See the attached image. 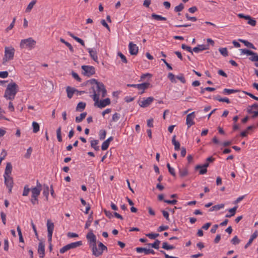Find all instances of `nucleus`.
Listing matches in <instances>:
<instances>
[{
    "label": "nucleus",
    "mask_w": 258,
    "mask_h": 258,
    "mask_svg": "<svg viewBox=\"0 0 258 258\" xmlns=\"http://www.w3.org/2000/svg\"><path fill=\"white\" fill-rule=\"evenodd\" d=\"M164 202L168 204L175 205L177 203V201L176 200H164Z\"/></svg>",
    "instance_id": "680f3d73"
},
{
    "label": "nucleus",
    "mask_w": 258,
    "mask_h": 258,
    "mask_svg": "<svg viewBox=\"0 0 258 258\" xmlns=\"http://www.w3.org/2000/svg\"><path fill=\"white\" fill-rule=\"evenodd\" d=\"M231 243L234 245H236L239 243L240 240L237 236H235L231 241Z\"/></svg>",
    "instance_id": "603ef678"
},
{
    "label": "nucleus",
    "mask_w": 258,
    "mask_h": 258,
    "mask_svg": "<svg viewBox=\"0 0 258 258\" xmlns=\"http://www.w3.org/2000/svg\"><path fill=\"white\" fill-rule=\"evenodd\" d=\"M12 171V165L10 162H8L6 165L4 176H11Z\"/></svg>",
    "instance_id": "412c9836"
},
{
    "label": "nucleus",
    "mask_w": 258,
    "mask_h": 258,
    "mask_svg": "<svg viewBox=\"0 0 258 258\" xmlns=\"http://www.w3.org/2000/svg\"><path fill=\"white\" fill-rule=\"evenodd\" d=\"M61 126H59L56 130L57 139L59 142H61L62 141V137H61Z\"/></svg>",
    "instance_id": "c9c22d12"
},
{
    "label": "nucleus",
    "mask_w": 258,
    "mask_h": 258,
    "mask_svg": "<svg viewBox=\"0 0 258 258\" xmlns=\"http://www.w3.org/2000/svg\"><path fill=\"white\" fill-rule=\"evenodd\" d=\"M67 92V96L69 98L71 99L74 94L76 92H78V90L75 88H71L70 87H68L66 89Z\"/></svg>",
    "instance_id": "5701e85b"
},
{
    "label": "nucleus",
    "mask_w": 258,
    "mask_h": 258,
    "mask_svg": "<svg viewBox=\"0 0 258 258\" xmlns=\"http://www.w3.org/2000/svg\"><path fill=\"white\" fill-rule=\"evenodd\" d=\"M179 173L181 177H184L188 175V170L186 168L179 169Z\"/></svg>",
    "instance_id": "ea45409f"
},
{
    "label": "nucleus",
    "mask_w": 258,
    "mask_h": 258,
    "mask_svg": "<svg viewBox=\"0 0 258 258\" xmlns=\"http://www.w3.org/2000/svg\"><path fill=\"white\" fill-rule=\"evenodd\" d=\"M209 45H198L197 47L193 48L192 50L196 53H199L203 50H207L209 49Z\"/></svg>",
    "instance_id": "a211bd4d"
},
{
    "label": "nucleus",
    "mask_w": 258,
    "mask_h": 258,
    "mask_svg": "<svg viewBox=\"0 0 258 258\" xmlns=\"http://www.w3.org/2000/svg\"><path fill=\"white\" fill-rule=\"evenodd\" d=\"M33 132L36 133L39 131L40 126L39 124L35 121L32 122Z\"/></svg>",
    "instance_id": "4c0bfd02"
},
{
    "label": "nucleus",
    "mask_w": 258,
    "mask_h": 258,
    "mask_svg": "<svg viewBox=\"0 0 258 258\" xmlns=\"http://www.w3.org/2000/svg\"><path fill=\"white\" fill-rule=\"evenodd\" d=\"M258 235V232L257 231H255L251 236L250 239H249L248 242L245 245L244 248H247L252 242V241L256 238Z\"/></svg>",
    "instance_id": "b1692460"
},
{
    "label": "nucleus",
    "mask_w": 258,
    "mask_h": 258,
    "mask_svg": "<svg viewBox=\"0 0 258 258\" xmlns=\"http://www.w3.org/2000/svg\"><path fill=\"white\" fill-rule=\"evenodd\" d=\"M18 91V85L15 82H11L7 86L5 92L4 97L8 100H13Z\"/></svg>",
    "instance_id": "f03ea898"
},
{
    "label": "nucleus",
    "mask_w": 258,
    "mask_h": 258,
    "mask_svg": "<svg viewBox=\"0 0 258 258\" xmlns=\"http://www.w3.org/2000/svg\"><path fill=\"white\" fill-rule=\"evenodd\" d=\"M36 42L32 37L27 39H22L21 41L20 46L21 48H27L31 50L35 48Z\"/></svg>",
    "instance_id": "39448f33"
},
{
    "label": "nucleus",
    "mask_w": 258,
    "mask_h": 258,
    "mask_svg": "<svg viewBox=\"0 0 258 258\" xmlns=\"http://www.w3.org/2000/svg\"><path fill=\"white\" fill-rule=\"evenodd\" d=\"M88 82L90 83L91 85L95 84V86H97L98 83H100V82L97 81L95 79H92L88 81Z\"/></svg>",
    "instance_id": "052dcab7"
},
{
    "label": "nucleus",
    "mask_w": 258,
    "mask_h": 258,
    "mask_svg": "<svg viewBox=\"0 0 258 258\" xmlns=\"http://www.w3.org/2000/svg\"><path fill=\"white\" fill-rule=\"evenodd\" d=\"M88 52L89 53V55L92 59L98 62V56L97 55L96 51L91 48H88Z\"/></svg>",
    "instance_id": "aec40b11"
},
{
    "label": "nucleus",
    "mask_w": 258,
    "mask_h": 258,
    "mask_svg": "<svg viewBox=\"0 0 258 258\" xmlns=\"http://www.w3.org/2000/svg\"><path fill=\"white\" fill-rule=\"evenodd\" d=\"M176 78L178 79L181 83L184 84L186 83V80L184 77L183 74H180L179 75L176 77Z\"/></svg>",
    "instance_id": "de8ad7c7"
},
{
    "label": "nucleus",
    "mask_w": 258,
    "mask_h": 258,
    "mask_svg": "<svg viewBox=\"0 0 258 258\" xmlns=\"http://www.w3.org/2000/svg\"><path fill=\"white\" fill-rule=\"evenodd\" d=\"M86 107V103L83 102H79L76 107V110L78 111H82Z\"/></svg>",
    "instance_id": "2f4dec72"
},
{
    "label": "nucleus",
    "mask_w": 258,
    "mask_h": 258,
    "mask_svg": "<svg viewBox=\"0 0 258 258\" xmlns=\"http://www.w3.org/2000/svg\"><path fill=\"white\" fill-rule=\"evenodd\" d=\"M162 213L163 216L166 218V219L167 221H169L170 219H169V213L165 210H162Z\"/></svg>",
    "instance_id": "0e129e2a"
},
{
    "label": "nucleus",
    "mask_w": 258,
    "mask_h": 258,
    "mask_svg": "<svg viewBox=\"0 0 258 258\" xmlns=\"http://www.w3.org/2000/svg\"><path fill=\"white\" fill-rule=\"evenodd\" d=\"M209 166V163L208 162H207L203 164V165H198L195 167V169L196 170L199 169V168H201L202 167H204L206 169Z\"/></svg>",
    "instance_id": "4d7b16f0"
},
{
    "label": "nucleus",
    "mask_w": 258,
    "mask_h": 258,
    "mask_svg": "<svg viewBox=\"0 0 258 258\" xmlns=\"http://www.w3.org/2000/svg\"><path fill=\"white\" fill-rule=\"evenodd\" d=\"M72 76L74 77V79H75L78 81L81 82V79L76 73L73 72Z\"/></svg>",
    "instance_id": "e2e57ef3"
},
{
    "label": "nucleus",
    "mask_w": 258,
    "mask_h": 258,
    "mask_svg": "<svg viewBox=\"0 0 258 258\" xmlns=\"http://www.w3.org/2000/svg\"><path fill=\"white\" fill-rule=\"evenodd\" d=\"M195 117V112H192L187 115L186 123L188 126V128L190 127L191 125L195 124V122L194 121V119Z\"/></svg>",
    "instance_id": "f8f14e48"
},
{
    "label": "nucleus",
    "mask_w": 258,
    "mask_h": 258,
    "mask_svg": "<svg viewBox=\"0 0 258 258\" xmlns=\"http://www.w3.org/2000/svg\"><path fill=\"white\" fill-rule=\"evenodd\" d=\"M239 91V90H238L224 89L223 90V93L224 95H229L230 94L235 93L238 92Z\"/></svg>",
    "instance_id": "72a5a7b5"
},
{
    "label": "nucleus",
    "mask_w": 258,
    "mask_h": 258,
    "mask_svg": "<svg viewBox=\"0 0 258 258\" xmlns=\"http://www.w3.org/2000/svg\"><path fill=\"white\" fill-rule=\"evenodd\" d=\"M184 9V6L182 4H180L178 6L175 7L174 11L176 12H181Z\"/></svg>",
    "instance_id": "09e8293b"
},
{
    "label": "nucleus",
    "mask_w": 258,
    "mask_h": 258,
    "mask_svg": "<svg viewBox=\"0 0 258 258\" xmlns=\"http://www.w3.org/2000/svg\"><path fill=\"white\" fill-rule=\"evenodd\" d=\"M136 250L138 253H141V252H144L145 254H149L150 253H152V254L155 253V251L153 249H149V248L147 249L146 248H144V247H137L136 248Z\"/></svg>",
    "instance_id": "dca6fc26"
},
{
    "label": "nucleus",
    "mask_w": 258,
    "mask_h": 258,
    "mask_svg": "<svg viewBox=\"0 0 258 258\" xmlns=\"http://www.w3.org/2000/svg\"><path fill=\"white\" fill-rule=\"evenodd\" d=\"M107 247L104 245L101 242H99L98 243V248L97 247V250L99 252H100V254L99 255H94L95 256L98 257L102 254V253L104 250H107Z\"/></svg>",
    "instance_id": "6ab92c4d"
},
{
    "label": "nucleus",
    "mask_w": 258,
    "mask_h": 258,
    "mask_svg": "<svg viewBox=\"0 0 258 258\" xmlns=\"http://www.w3.org/2000/svg\"><path fill=\"white\" fill-rule=\"evenodd\" d=\"M32 152V148L31 147H29L27 149V152H26V154L24 156L25 158H26L27 159H29L30 158V156H31Z\"/></svg>",
    "instance_id": "864d4df0"
},
{
    "label": "nucleus",
    "mask_w": 258,
    "mask_h": 258,
    "mask_svg": "<svg viewBox=\"0 0 258 258\" xmlns=\"http://www.w3.org/2000/svg\"><path fill=\"white\" fill-rule=\"evenodd\" d=\"M86 238L88 240L90 247L92 251L93 255H99L101 253L97 250L96 237L95 235L92 232H89Z\"/></svg>",
    "instance_id": "7ed1b4c3"
},
{
    "label": "nucleus",
    "mask_w": 258,
    "mask_h": 258,
    "mask_svg": "<svg viewBox=\"0 0 258 258\" xmlns=\"http://www.w3.org/2000/svg\"><path fill=\"white\" fill-rule=\"evenodd\" d=\"M120 118V115L118 113H115L112 116V120L113 121H117Z\"/></svg>",
    "instance_id": "bf43d9fd"
},
{
    "label": "nucleus",
    "mask_w": 258,
    "mask_h": 258,
    "mask_svg": "<svg viewBox=\"0 0 258 258\" xmlns=\"http://www.w3.org/2000/svg\"><path fill=\"white\" fill-rule=\"evenodd\" d=\"M16 18H14L12 22L11 23L9 26H8L5 30L6 32H8L10 30L12 29L14 26L15 23L16 21Z\"/></svg>",
    "instance_id": "49530a36"
},
{
    "label": "nucleus",
    "mask_w": 258,
    "mask_h": 258,
    "mask_svg": "<svg viewBox=\"0 0 258 258\" xmlns=\"http://www.w3.org/2000/svg\"><path fill=\"white\" fill-rule=\"evenodd\" d=\"M42 185L39 182L38 180L37 181V186L31 188V191L32 192V198L38 197L40 194L41 190Z\"/></svg>",
    "instance_id": "1a4fd4ad"
},
{
    "label": "nucleus",
    "mask_w": 258,
    "mask_h": 258,
    "mask_svg": "<svg viewBox=\"0 0 258 258\" xmlns=\"http://www.w3.org/2000/svg\"><path fill=\"white\" fill-rule=\"evenodd\" d=\"M163 248L166 249V250H171L175 248V246L172 245H168L167 242H164L162 243V247Z\"/></svg>",
    "instance_id": "58836bf2"
},
{
    "label": "nucleus",
    "mask_w": 258,
    "mask_h": 258,
    "mask_svg": "<svg viewBox=\"0 0 258 258\" xmlns=\"http://www.w3.org/2000/svg\"><path fill=\"white\" fill-rule=\"evenodd\" d=\"M238 41H240L241 43H243L244 44L245 46H247L248 48H251V49H256L255 47L253 45V44H252L251 43L248 42L247 40H245L239 39H238Z\"/></svg>",
    "instance_id": "bb28decb"
},
{
    "label": "nucleus",
    "mask_w": 258,
    "mask_h": 258,
    "mask_svg": "<svg viewBox=\"0 0 258 258\" xmlns=\"http://www.w3.org/2000/svg\"><path fill=\"white\" fill-rule=\"evenodd\" d=\"M168 78L170 80V81L172 83H176V81L175 80V76L173 73H169L168 75Z\"/></svg>",
    "instance_id": "c03bdc74"
},
{
    "label": "nucleus",
    "mask_w": 258,
    "mask_h": 258,
    "mask_svg": "<svg viewBox=\"0 0 258 258\" xmlns=\"http://www.w3.org/2000/svg\"><path fill=\"white\" fill-rule=\"evenodd\" d=\"M38 253L39 254L40 258H43L45 255V244L42 241L39 243L38 248Z\"/></svg>",
    "instance_id": "4468645a"
},
{
    "label": "nucleus",
    "mask_w": 258,
    "mask_h": 258,
    "mask_svg": "<svg viewBox=\"0 0 258 258\" xmlns=\"http://www.w3.org/2000/svg\"><path fill=\"white\" fill-rule=\"evenodd\" d=\"M81 68L83 70L82 74L87 77H90L95 73V68L90 66H82Z\"/></svg>",
    "instance_id": "0eeeda50"
},
{
    "label": "nucleus",
    "mask_w": 258,
    "mask_h": 258,
    "mask_svg": "<svg viewBox=\"0 0 258 258\" xmlns=\"http://www.w3.org/2000/svg\"><path fill=\"white\" fill-rule=\"evenodd\" d=\"M37 198L38 197L32 198V197H31V202L33 205H34L38 204L39 202Z\"/></svg>",
    "instance_id": "338daca9"
},
{
    "label": "nucleus",
    "mask_w": 258,
    "mask_h": 258,
    "mask_svg": "<svg viewBox=\"0 0 258 258\" xmlns=\"http://www.w3.org/2000/svg\"><path fill=\"white\" fill-rule=\"evenodd\" d=\"M129 51L131 55H135L138 53V47L136 44L131 42L128 45Z\"/></svg>",
    "instance_id": "ddd939ff"
},
{
    "label": "nucleus",
    "mask_w": 258,
    "mask_h": 258,
    "mask_svg": "<svg viewBox=\"0 0 258 258\" xmlns=\"http://www.w3.org/2000/svg\"><path fill=\"white\" fill-rule=\"evenodd\" d=\"M109 144L108 143V142L105 141L102 144L101 149L103 151L107 150L109 147Z\"/></svg>",
    "instance_id": "6e6d98bb"
},
{
    "label": "nucleus",
    "mask_w": 258,
    "mask_h": 258,
    "mask_svg": "<svg viewBox=\"0 0 258 258\" xmlns=\"http://www.w3.org/2000/svg\"><path fill=\"white\" fill-rule=\"evenodd\" d=\"M92 221H93V216H92V212L89 216L88 220L86 223V224L85 226V228L86 229L88 228L90 226Z\"/></svg>",
    "instance_id": "e433bc0d"
},
{
    "label": "nucleus",
    "mask_w": 258,
    "mask_h": 258,
    "mask_svg": "<svg viewBox=\"0 0 258 258\" xmlns=\"http://www.w3.org/2000/svg\"><path fill=\"white\" fill-rule=\"evenodd\" d=\"M93 94L91 96L95 101V105L99 102L100 97L103 98L105 97L107 94L104 85L101 82L98 83L97 86H93L92 87Z\"/></svg>",
    "instance_id": "f257e3e1"
},
{
    "label": "nucleus",
    "mask_w": 258,
    "mask_h": 258,
    "mask_svg": "<svg viewBox=\"0 0 258 258\" xmlns=\"http://www.w3.org/2000/svg\"><path fill=\"white\" fill-rule=\"evenodd\" d=\"M160 241L158 239H156L153 243H148V245L155 249H158L159 248V244Z\"/></svg>",
    "instance_id": "473e14b6"
},
{
    "label": "nucleus",
    "mask_w": 258,
    "mask_h": 258,
    "mask_svg": "<svg viewBox=\"0 0 258 258\" xmlns=\"http://www.w3.org/2000/svg\"><path fill=\"white\" fill-rule=\"evenodd\" d=\"M15 51V49L12 46L5 47V54L2 61L3 64L5 65L7 61L13 59Z\"/></svg>",
    "instance_id": "20e7f679"
},
{
    "label": "nucleus",
    "mask_w": 258,
    "mask_h": 258,
    "mask_svg": "<svg viewBox=\"0 0 258 258\" xmlns=\"http://www.w3.org/2000/svg\"><path fill=\"white\" fill-rule=\"evenodd\" d=\"M238 17L240 18H243L246 20H248L247 24L252 26H255L256 24V21L249 15H244L243 14H238Z\"/></svg>",
    "instance_id": "9b49d317"
},
{
    "label": "nucleus",
    "mask_w": 258,
    "mask_h": 258,
    "mask_svg": "<svg viewBox=\"0 0 258 258\" xmlns=\"http://www.w3.org/2000/svg\"><path fill=\"white\" fill-rule=\"evenodd\" d=\"M243 93L245 94H246L248 96H249V97H250L251 98H252V99L255 100H257L258 101V97H256L255 96H254V95H253L252 94H251V93H249V92H246V91H243Z\"/></svg>",
    "instance_id": "13d9d810"
},
{
    "label": "nucleus",
    "mask_w": 258,
    "mask_h": 258,
    "mask_svg": "<svg viewBox=\"0 0 258 258\" xmlns=\"http://www.w3.org/2000/svg\"><path fill=\"white\" fill-rule=\"evenodd\" d=\"M239 50L242 54L251 55L249 59L251 61H258V55L256 53L246 49H240Z\"/></svg>",
    "instance_id": "6e6552de"
},
{
    "label": "nucleus",
    "mask_w": 258,
    "mask_h": 258,
    "mask_svg": "<svg viewBox=\"0 0 258 258\" xmlns=\"http://www.w3.org/2000/svg\"><path fill=\"white\" fill-rule=\"evenodd\" d=\"M5 178V183L7 186H13V178L11 176H4Z\"/></svg>",
    "instance_id": "4be33fe9"
},
{
    "label": "nucleus",
    "mask_w": 258,
    "mask_h": 258,
    "mask_svg": "<svg viewBox=\"0 0 258 258\" xmlns=\"http://www.w3.org/2000/svg\"><path fill=\"white\" fill-rule=\"evenodd\" d=\"M30 190L31 189L29 187V186L28 185H25L22 194L23 196H27Z\"/></svg>",
    "instance_id": "37998d69"
},
{
    "label": "nucleus",
    "mask_w": 258,
    "mask_h": 258,
    "mask_svg": "<svg viewBox=\"0 0 258 258\" xmlns=\"http://www.w3.org/2000/svg\"><path fill=\"white\" fill-rule=\"evenodd\" d=\"M150 86V84L148 82L138 84L137 89L139 90H141V92H139V94H142L144 92V91L149 88Z\"/></svg>",
    "instance_id": "2eb2a0df"
},
{
    "label": "nucleus",
    "mask_w": 258,
    "mask_h": 258,
    "mask_svg": "<svg viewBox=\"0 0 258 258\" xmlns=\"http://www.w3.org/2000/svg\"><path fill=\"white\" fill-rule=\"evenodd\" d=\"M110 104V100L109 98H107L105 99L99 100V102L96 104V106H97L99 108H103L107 105H108Z\"/></svg>",
    "instance_id": "f3484780"
},
{
    "label": "nucleus",
    "mask_w": 258,
    "mask_h": 258,
    "mask_svg": "<svg viewBox=\"0 0 258 258\" xmlns=\"http://www.w3.org/2000/svg\"><path fill=\"white\" fill-rule=\"evenodd\" d=\"M181 48L183 49L186 50L187 51L191 52V54H193V52H192L191 48L190 46H187L184 44H182L181 45Z\"/></svg>",
    "instance_id": "3c124183"
},
{
    "label": "nucleus",
    "mask_w": 258,
    "mask_h": 258,
    "mask_svg": "<svg viewBox=\"0 0 258 258\" xmlns=\"http://www.w3.org/2000/svg\"><path fill=\"white\" fill-rule=\"evenodd\" d=\"M87 114V112H84L81 113L80 116H76L75 118L76 122L78 123L81 122L86 117Z\"/></svg>",
    "instance_id": "7c9ffc66"
},
{
    "label": "nucleus",
    "mask_w": 258,
    "mask_h": 258,
    "mask_svg": "<svg viewBox=\"0 0 258 258\" xmlns=\"http://www.w3.org/2000/svg\"><path fill=\"white\" fill-rule=\"evenodd\" d=\"M154 100L153 97H149L147 98H144L143 100L139 102V105L143 108L149 106L152 102Z\"/></svg>",
    "instance_id": "9d476101"
},
{
    "label": "nucleus",
    "mask_w": 258,
    "mask_h": 258,
    "mask_svg": "<svg viewBox=\"0 0 258 258\" xmlns=\"http://www.w3.org/2000/svg\"><path fill=\"white\" fill-rule=\"evenodd\" d=\"M151 17L153 19L157 21H166L167 20L166 17H162L161 15H159L154 13L151 15Z\"/></svg>",
    "instance_id": "c756f323"
},
{
    "label": "nucleus",
    "mask_w": 258,
    "mask_h": 258,
    "mask_svg": "<svg viewBox=\"0 0 258 258\" xmlns=\"http://www.w3.org/2000/svg\"><path fill=\"white\" fill-rule=\"evenodd\" d=\"M43 195L44 197H45L46 200H48V197L49 195V187L47 185H44Z\"/></svg>",
    "instance_id": "a19ab883"
},
{
    "label": "nucleus",
    "mask_w": 258,
    "mask_h": 258,
    "mask_svg": "<svg viewBox=\"0 0 258 258\" xmlns=\"http://www.w3.org/2000/svg\"><path fill=\"white\" fill-rule=\"evenodd\" d=\"M220 53L224 56H227L228 55V52L226 48H221L219 49Z\"/></svg>",
    "instance_id": "a18cd8bd"
},
{
    "label": "nucleus",
    "mask_w": 258,
    "mask_h": 258,
    "mask_svg": "<svg viewBox=\"0 0 258 258\" xmlns=\"http://www.w3.org/2000/svg\"><path fill=\"white\" fill-rule=\"evenodd\" d=\"M36 3L37 0H32L28 5L27 8L26 9L25 12H30L32 9H33L34 6L36 4Z\"/></svg>",
    "instance_id": "cd10ccee"
},
{
    "label": "nucleus",
    "mask_w": 258,
    "mask_h": 258,
    "mask_svg": "<svg viewBox=\"0 0 258 258\" xmlns=\"http://www.w3.org/2000/svg\"><path fill=\"white\" fill-rule=\"evenodd\" d=\"M9 75L8 72L7 71H4L0 72V78H6L8 77Z\"/></svg>",
    "instance_id": "69168bd1"
},
{
    "label": "nucleus",
    "mask_w": 258,
    "mask_h": 258,
    "mask_svg": "<svg viewBox=\"0 0 258 258\" xmlns=\"http://www.w3.org/2000/svg\"><path fill=\"white\" fill-rule=\"evenodd\" d=\"M159 234L158 233H149L146 234V236L148 237H149L151 239H155L156 237H157Z\"/></svg>",
    "instance_id": "5fc2aeb1"
},
{
    "label": "nucleus",
    "mask_w": 258,
    "mask_h": 258,
    "mask_svg": "<svg viewBox=\"0 0 258 258\" xmlns=\"http://www.w3.org/2000/svg\"><path fill=\"white\" fill-rule=\"evenodd\" d=\"M106 135V132L105 130H101L99 133V139L101 140H103L105 138Z\"/></svg>",
    "instance_id": "79ce46f5"
},
{
    "label": "nucleus",
    "mask_w": 258,
    "mask_h": 258,
    "mask_svg": "<svg viewBox=\"0 0 258 258\" xmlns=\"http://www.w3.org/2000/svg\"><path fill=\"white\" fill-rule=\"evenodd\" d=\"M237 207L235 206L233 208L230 209L229 210V212H230V214H226L225 217L227 218H230L232 216H233L236 213V211L237 210Z\"/></svg>",
    "instance_id": "f704fd0d"
},
{
    "label": "nucleus",
    "mask_w": 258,
    "mask_h": 258,
    "mask_svg": "<svg viewBox=\"0 0 258 258\" xmlns=\"http://www.w3.org/2000/svg\"><path fill=\"white\" fill-rule=\"evenodd\" d=\"M154 120L153 118H150L147 120V125L149 127H153Z\"/></svg>",
    "instance_id": "774afa93"
},
{
    "label": "nucleus",
    "mask_w": 258,
    "mask_h": 258,
    "mask_svg": "<svg viewBox=\"0 0 258 258\" xmlns=\"http://www.w3.org/2000/svg\"><path fill=\"white\" fill-rule=\"evenodd\" d=\"M117 54L120 57L122 62L125 63L127 62L126 57L121 52H118Z\"/></svg>",
    "instance_id": "8fccbe9b"
},
{
    "label": "nucleus",
    "mask_w": 258,
    "mask_h": 258,
    "mask_svg": "<svg viewBox=\"0 0 258 258\" xmlns=\"http://www.w3.org/2000/svg\"><path fill=\"white\" fill-rule=\"evenodd\" d=\"M47 228L48 233H53L54 229V224L50 220H48L47 221Z\"/></svg>",
    "instance_id": "393cba45"
},
{
    "label": "nucleus",
    "mask_w": 258,
    "mask_h": 258,
    "mask_svg": "<svg viewBox=\"0 0 258 258\" xmlns=\"http://www.w3.org/2000/svg\"><path fill=\"white\" fill-rule=\"evenodd\" d=\"M82 245V242L81 241H79L75 242H72L71 243L68 244L63 247H62L59 250L60 253H63L71 249L75 248L77 247H79Z\"/></svg>",
    "instance_id": "423d86ee"
},
{
    "label": "nucleus",
    "mask_w": 258,
    "mask_h": 258,
    "mask_svg": "<svg viewBox=\"0 0 258 258\" xmlns=\"http://www.w3.org/2000/svg\"><path fill=\"white\" fill-rule=\"evenodd\" d=\"M99 141L97 140H93L91 141V146L95 150L98 151L99 150V146H98Z\"/></svg>",
    "instance_id": "c85d7f7f"
},
{
    "label": "nucleus",
    "mask_w": 258,
    "mask_h": 258,
    "mask_svg": "<svg viewBox=\"0 0 258 258\" xmlns=\"http://www.w3.org/2000/svg\"><path fill=\"white\" fill-rule=\"evenodd\" d=\"M68 34L71 36L72 38H73L74 39H75L76 41L79 42L81 45H82L83 46H85V44L84 42V41L81 39V38L75 36L73 33H72L70 32H68Z\"/></svg>",
    "instance_id": "a878e982"
}]
</instances>
